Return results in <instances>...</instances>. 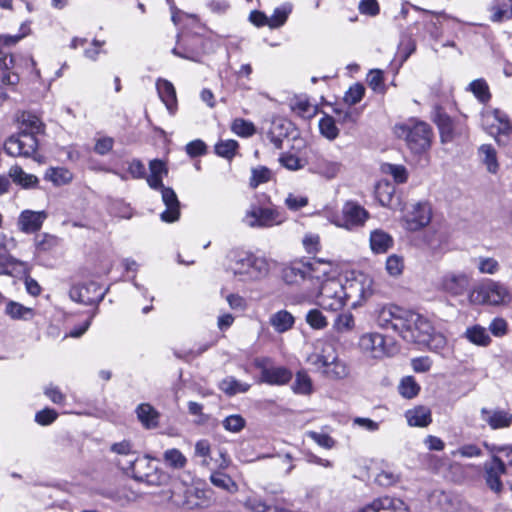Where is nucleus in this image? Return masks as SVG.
<instances>
[{
  "label": "nucleus",
  "instance_id": "0eeeda50",
  "mask_svg": "<svg viewBox=\"0 0 512 512\" xmlns=\"http://www.w3.org/2000/svg\"><path fill=\"white\" fill-rule=\"evenodd\" d=\"M311 303L325 311L337 312L346 306L342 282L329 278L321 284L317 292L313 293Z\"/></svg>",
  "mask_w": 512,
  "mask_h": 512
},
{
  "label": "nucleus",
  "instance_id": "4be33fe9",
  "mask_svg": "<svg viewBox=\"0 0 512 512\" xmlns=\"http://www.w3.org/2000/svg\"><path fill=\"white\" fill-rule=\"evenodd\" d=\"M432 217V210L428 203L419 202L404 216L405 228L409 231H418L427 226Z\"/></svg>",
  "mask_w": 512,
  "mask_h": 512
},
{
  "label": "nucleus",
  "instance_id": "09e8293b",
  "mask_svg": "<svg viewBox=\"0 0 512 512\" xmlns=\"http://www.w3.org/2000/svg\"><path fill=\"white\" fill-rule=\"evenodd\" d=\"M210 481L215 487L222 490L228 492H234L237 490V485L232 478L221 471H213L210 475Z\"/></svg>",
  "mask_w": 512,
  "mask_h": 512
},
{
  "label": "nucleus",
  "instance_id": "680f3d73",
  "mask_svg": "<svg viewBox=\"0 0 512 512\" xmlns=\"http://www.w3.org/2000/svg\"><path fill=\"white\" fill-rule=\"evenodd\" d=\"M420 387L411 376L405 377L401 380L399 385L400 394L408 399L415 397L419 393Z\"/></svg>",
  "mask_w": 512,
  "mask_h": 512
},
{
  "label": "nucleus",
  "instance_id": "ddd939ff",
  "mask_svg": "<svg viewBox=\"0 0 512 512\" xmlns=\"http://www.w3.org/2000/svg\"><path fill=\"white\" fill-rule=\"evenodd\" d=\"M254 366L261 371L260 382L269 385H285L292 379V372L283 366H274L268 357L254 360Z\"/></svg>",
  "mask_w": 512,
  "mask_h": 512
},
{
  "label": "nucleus",
  "instance_id": "c756f323",
  "mask_svg": "<svg viewBox=\"0 0 512 512\" xmlns=\"http://www.w3.org/2000/svg\"><path fill=\"white\" fill-rule=\"evenodd\" d=\"M156 89L161 101L165 104L170 114H174L177 109V97L173 84L166 79H158Z\"/></svg>",
  "mask_w": 512,
  "mask_h": 512
},
{
  "label": "nucleus",
  "instance_id": "cd10ccee",
  "mask_svg": "<svg viewBox=\"0 0 512 512\" xmlns=\"http://www.w3.org/2000/svg\"><path fill=\"white\" fill-rule=\"evenodd\" d=\"M19 132L28 134L37 138V135L43 134L45 125L41 119L30 112H22L17 117Z\"/></svg>",
  "mask_w": 512,
  "mask_h": 512
},
{
  "label": "nucleus",
  "instance_id": "393cba45",
  "mask_svg": "<svg viewBox=\"0 0 512 512\" xmlns=\"http://www.w3.org/2000/svg\"><path fill=\"white\" fill-rule=\"evenodd\" d=\"M308 281L312 285H319L331 278L332 264L321 258L306 261Z\"/></svg>",
  "mask_w": 512,
  "mask_h": 512
},
{
  "label": "nucleus",
  "instance_id": "4c0bfd02",
  "mask_svg": "<svg viewBox=\"0 0 512 512\" xmlns=\"http://www.w3.org/2000/svg\"><path fill=\"white\" fill-rule=\"evenodd\" d=\"M5 313L13 320H31L35 312L32 308L26 307L19 302L9 301L5 307Z\"/></svg>",
  "mask_w": 512,
  "mask_h": 512
},
{
  "label": "nucleus",
  "instance_id": "bb28decb",
  "mask_svg": "<svg viewBox=\"0 0 512 512\" xmlns=\"http://www.w3.org/2000/svg\"><path fill=\"white\" fill-rule=\"evenodd\" d=\"M484 470L487 486L496 493L500 492L502 490L500 477L506 471V468H504L500 458H492L490 462H486Z\"/></svg>",
  "mask_w": 512,
  "mask_h": 512
},
{
  "label": "nucleus",
  "instance_id": "ea45409f",
  "mask_svg": "<svg viewBox=\"0 0 512 512\" xmlns=\"http://www.w3.org/2000/svg\"><path fill=\"white\" fill-rule=\"evenodd\" d=\"M319 372L329 379L340 380L348 376L349 369L345 362L341 361L337 356L333 363H329L328 366L324 367Z\"/></svg>",
  "mask_w": 512,
  "mask_h": 512
},
{
  "label": "nucleus",
  "instance_id": "9d476101",
  "mask_svg": "<svg viewBox=\"0 0 512 512\" xmlns=\"http://www.w3.org/2000/svg\"><path fill=\"white\" fill-rule=\"evenodd\" d=\"M372 280L365 275H358L347 278L342 283L346 305L355 308L361 304L372 293Z\"/></svg>",
  "mask_w": 512,
  "mask_h": 512
},
{
  "label": "nucleus",
  "instance_id": "864d4df0",
  "mask_svg": "<svg viewBox=\"0 0 512 512\" xmlns=\"http://www.w3.org/2000/svg\"><path fill=\"white\" fill-rule=\"evenodd\" d=\"M231 130L233 133L241 137H250L256 132L254 124L243 118H236L233 120Z\"/></svg>",
  "mask_w": 512,
  "mask_h": 512
},
{
  "label": "nucleus",
  "instance_id": "a19ab883",
  "mask_svg": "<svg viewBox=\"0 0 512 512\" xmlns=\"http://www.w3.org/2000/svg\"><path fill=\"white\" fill-rule=\"evenodd\" d=\"M465 337L469 342L483 347L488 346L491 342L487 330L480 325L468 327L465 331Z\"/></svg>",
  "mask_w": 512,
  "mask_h": 512
},
{
  "label": "nucleus",
  "instance_id": "2eb2a0df",
  "mask_svg": "<svg viewBox=\"0 0 512 512\" xmlns=\"http://www.w3.org/2000/svg\"><path fill=\"white\" fill-rule=\"evenodd\" d=\"M211 445L208 440L201 439L195 443L194 457L200 459V465L210 470L217 468L225 470L230 465V458L224 449L218 450V458H213L211 455Z\"/></svg>",
  "mask_w": 512,
  "mask_h": 512
},
{
  "label": "nucleus",
  "instance_id": "4468645a",
  "mask_svg": "<svg viewBox=\"0 0 512 512\" xmlns=\"http://www.w3.org/2000/svg\"><path fill=\"white\" fill-rule=\"evenodd\" d=\"M38 149V139L18 132L11 135L4 143L5 152L12 157H32Z\"/></svg>",
  "mask_w": 512,
  "mask_h": 512
},
{
  "label": "nucleus",
  "instance_id": "f8f14e48",
  "mask_svg": "<svg viewBox=\"0 0 512 512\" xmlns=\"http://www.w3.org/2000/svg\"><path fill=\"white\" fill-rule=\"evenodd\" d=\"M359 349L363 355L371 359H383L393 354V347L386 338L377 332L363 334L358 342Z\"/></svg>",
  "mask_w": 512,
  "mask_h": 512
},
{
  "label": "nucleus",
  "instance_id": "7ed1b4c3",
  "mask_svg": "<svg viewBox=\"0 0 512 512\" xmlns=\"http://www.w3.org/2000/svg\"><path fill=\"white\" fill-rule=\"evenodd\" d=\"M395 134L405 140L407 147L414 154L426 153L432 143L433 131L423 121L409 120L395 126Z\"/></svg>",
  "mask_w": 512,
  "mask_h": 512
},
{
  "label": "nucleus",
  "instance_id": "72a5a7b5",
  "mask_svg": "<svg viewBox=\"0 0 512 512\" xmlns=\"http://www.w3.org/2000/svg\"><path fill=\"white\" fill-rule=\"evenodd\" d=\"M135 412L138 420L146 429H154L158 426L160 414L149 403L138 405Z\"/></svg>",
  "mask_w": 512,
  "mask_h": 512
},
{
  "label": "nucleus",
  "instance_id": "412c9836",
  "mask_svg": "<svg viewBox=\"0 0 512 512\" xmlns=\"http://www.w3.org/2000/svg\"><path fill=\"white\" fill-rule=\"evenodd\" d=\"M338 356L335 346L327 340L319 339L314 344V351L308 355L307 362L317 371L329 363H333Z\"/></svg>",
  "mask_w": 512,
  "mask_h": 512
},
{
  "label": "nucleus",
  "instance_id": "6ab92c4d",
  "mask_svg": "<svg viewBox=\"0 0 512 512\" xmlns=\"http://www.w3.org/2000/svg\"><path fill=\"white\" fill-rule=\"evenodd\" d=\"M106 290H102L96 282L73 285L69 291L71 300L77 303L92 305L97 304L104 298Z\"/></svg>",
  "mask_w": 512,
  "mask_h": 512
},
{
  "label": "nucleus",
  "instance_id": "6e6552de",
  "mask_svg": "<svg viewBox=\"0 0 512 512\" xmlns=\"http://www.w3.org/2000/svg\"><path fill=\"white\" fill-rule=\"evenodd\" d=\"M511 300V293L508 287L494 280H487L482 283L471 294V301L479 304H488L492 306L505 305Z\"/></svg>",
  "mask_w": 512,
  "mask_h": 512
},
{
  "label": "nucleus",
  "instance_id": "1a4fd4ad",
  "mask_svg": "<svg viewBox=\"0 0 512 512\" xmlns=\"http://www.w3.org/2000/svg\"><path fill=\"white\" fill-rule=\"evenodd\" d=\"M435 328L431 322L422 315L409 311L401 337L410 343L422 344L427 342L429 335Z\"/></svg>",
  "mask_w": 512,
  "mask_h": 512
},
{
  "label": "nucleus",
  "instance_id": "13d9d810",
  "mask_svg": "<svg viewBox=\"0 0 512 512\" xmlns=\"http://www.w3.org/2000/svg\"><path fill=\"white\" fill-rule=\"evenodd\" d=\"M307 324L315 330H322L328 326V320L317 308L311 309L306 314Z\"/></svg>",
  "mask_w": 512,
  "mask_h": 512
},
{
  "label": "nucleus",
  "instance_id": "3c124183",
  "mask_svg": "<svg viewBox=\"0 0 512 512\" xmlns=\"http://www.w3.org/2000/svg\"><path fill=\"white\" fill-rule=\"evenodd\" d=\"M60 239L57 236L42 233L35 237V247L38 252H50L58 247Z\"/></svg>",
  "mask_w": 512,
  "mask_h": 512
},
{
  "label": "nucleus",
  "instance_id": "7c9ffc66",
  "mask_svg": "<svg viewBox=\"0 0 512 512\" xmlns=\"http://www.w3.org/2000/svg\"><path fill=\"white\" fill-rule=\"evenodd\" d=\"M433 121L439 129L441 141L443 143L452 141L455 136L454 123L452 119L440 108H437L433 115Z\"/></svg>",
  "mask_w": 512,
  "mask_h": 512
},
{
  "label": "nucleus",
  "instance_id": "c85d7f7f",
  "mask_svg": "<svg viewBox=\"0 0 512 512\" xmlns=\"http://www.w3.org/2000/svg\"><path fill=\"white\" fill-rule=\"evenodd\" d=\"M282 278L289 285H300L308 281L306 261H295L282 271Z\"/></svg>",
  "mask_w": 512,
  "mask_h": 512
},
{
  "label": "nucleus",
  "instance_id": "0e129e2a",
  "mask_svg": "<svg viewBox=\"0 0 512 512\" xmlns=\"http://www.w3.org/2000/svg\"><path fill=\"white\" fill-rule=\"evenodd\" d=\"M404 269L403 257L392 254L386 260V271L390 276L397 277L402 274Z\"/></svg>",
  "mask_w": 512,
  "mask_h": 512
},
{
  "label": "nucleus",
  "instance_id": "4d7b16f0",
  "mask_svg": "<svg viewBox=\"0 0 512 512\" xmlns=\"http://www.w3.org/2000/svg\"><path fill=\"white\" fill-rule=\"evenodd\" d=\"M272 178V171L265 166H258L251 170L250 186L252 188L258 187L260 184L270 181Z\"/></svg>",
  "mask_w": 512,
  "mask_h": 512
},
{
  "label": "nucleus",
  "instance_id": "603ef678",
  "mask_svg": "<svg viewBox=\"0 0 512 512\" xmlns=\"http://www.w3.org/2000/svg\"><path fill=\"white\" fill-rule=\"evenodd\" d=\"M163 460L167 466L174 469H182L187 463L184 454L176 448L166 450L163 454Z\"/></svg>",
  "mask_w": 512,
  "mask_h": 512
},
{
  "label": "nucleus",
  "instance_id": "8fccbe9b",
  "mask_svg": "<svg viewBox=\"0 0 512 512\" xmlns=\"http://www.w3.org/2000/svg\"><path fill=\"white\" fill-rule=\"evenodd\" d=\"M239 147V144L236 140L226 139L220 140L215 144L214 150L215 153L225 159L231 160Z\"/></svg>",
  "mask_w": 512,
  "mask_h": 512
},
{
  "label": "nucleus",
  "instance_id": "a18cd8bd",
  "mask_svg": "<svg viewBox=\"0 0 512 512\" xmlns=\"http://www.w3.org/2000/svg\"><path fill=\"white\" fill-rule=\"evenodd\" d=\"M479 156L490 173H497L499 169V164L496 157V151L491 145L484 144L480 146Z\"/></svg>",
  "mask_w": 512,
  "mask_h": 512
},
{
  "label": "nucleus",
  "instance_id": "39448f33",
  "mask_svg": "<svg viewBox=\"0 0 512 512\" xmlns=\"http://www.w3.org/2000/svg\"><path fill=\"white\" fill-rule=\"evenodd\" d=\"M122 470L130 474L136 481L149 486H159L166 480V475L152 464L149 457L128 459L125 464L118 462Z\"/></svg>",
  "mask_w": 512,
  "mask_h": 512
},
{
  "label": "nucleus",
  "instance_id": "20e7f679",
  "mask_svg": "<svg viewBox=\"0 0 512 512\" xmlns=\"http://www.w3.org/2000/svg\"><path fill=\"white\" fill-rule=\"evenodd\" d=\"M369 216V212L355 201L345 202L341 212L325 211V217L331 224L349 231L363 227Z\"/></svg>",
  "mask_w": 512,
  "mask_h": 512
},
{
  "label": "nucleus",
  "instance_id": "9b49d317",
  "mask_svg": "<svg viewBox=\"0 0 512 512\" xmlns=\"http://www.w3.org/2000/svg\"><path fill=\"white\" fill-rule=\"evenodd\" d=\"M471 286V276L463 271L445 272L437 282V289L450 297L465 295Z\"/></svg>",
  "mask_w": 512,
  "mask_h": 512
},
{
  "label": "nucleus",
  "instance_id": "e433bc0d",
  "mask_svg": "<svg viewBox=\"0 0 512 512\" xmlns=\"http://www.w3.org/2000/svg\"><path fill=\"white\" fill-rule=\"evenodd\" d=\"M14 245V240L11 238L6 240V236L0 234V274L13 265L25 266L26 264L14 259L9 253V247Z\"/></svg>",
  "mask_w": 512,
  "mask_h": 512
},
{
  "label": "nucleus",
  "instance_id": "774afa93",
  "mask_svg": "<svg viewBox=\"0 0 512 512\" xmlns=\"http://www.w3.org/2000/svg\"><path fill=\"white\" fill-rule=\"evenodd\" d=\"M446 344V337L441 332H437L435 329L429 335L428 341L423 343V345L427 346L430 350L435 352L442 351L446 347Z\"/></svg>",
  "mask_w": 512,
  "mask_h": 512
},
{
  "label": "nucleus",
  "instance_id": "2f4dec72",
  "mask_svg": "<svg viewBox=\"0 0 512 512\" xmlns=\"http://www.w3.org/2000/svg\"><path fill=\"white\" fill-rule=\"evenodd\" d=\"M407 423L411 427H427L432 422L430 408L426 406H416L405 412Z\"/></svg>",
  "mask_w": 512,
  "mask_h": 512
},
{
  "label": "nucleus",
  "instance_id": "a211bd4d",
  "mask_svg": "<svg viewBox=\"0 0 512 512\" xmlns=\"http://www.w3.org/2000/svg\"><path fill=\"white\" fill-rule=\"evenodd\" d=\"M342 169L343 164L341 161L326 154H315L309 162L310 172L326 180L336 178L341 173Z\"/></svg>",
  "mask_w": 512,
  "mask_h": 512
},
{
  "label": "nucleus",
  "instance_id": "aec40b11",
  "mask_svg": "<svg viewBox=\"0 0 512 512\" xmlns=\"http://www.w3.org/2000/svg\"><path fill=\"white\" fill-rule=\"evenodd\" d=\"M483 127L489 134L496 132H505L512 140V124L505 112L500 109L488 108L482 113L481 117Z\"/></svg>",
  "mask_w": 512,
  "mask_h": 512
},
{
  "label": "nucleus",
  "instance_id": "052dcab7",
  "mask_svg": "<svg viewBox=\"0 0 512 512\" xmlns=\"http://www.w3.org/2000/svg\"><path fill=\"white\" fill-rule=\"evenodd\" d=\"M382 171L391 175L396 183H405L408 179L407 169L403 165L384 164Z\"/></svg>",
  "mask_w": 512,
  "mask_h": 512
},
{
  "label": "nucleus",
  "instance_id": "a878e982",
  "mask_svg": "<svg viewBox=\"0 0 512 512\" xmlns=\"http://www.w3.org/2000/svg\"><path fill=\"white\" fill-rule=\"evenodd\" d=\"M47 216L45 211L24 210L19 215L17 225L24 233H35L41 229Z\"/></svg>",
  "mask_w": 512,
  "mask_h": 512
},
{
  "label": "nucleus",
  "instance_id": "f704fd0d",
  "mask_svg": "<svg viewBox=\"0 0 512 512\" xmlns=\"http://www.w3.org/2000/svg\"><path fill=\"white\" fill-rule=\"evenodd\" d=\"M492 22L501 23L512 18V0H494L490 7Z\"/></svg>",
  "mask_w": 512,
  "mask_h": 512
},
{
  "label": "nucleus",
  "instance_id": "c03bdc74",
  "mask_svg": "<svg viewBox=\"0 0 512 512\" xmlns=\"http://www.w3.org/2000/svg\"><path fill=\"white\" fill-rule=\"evenodd\" d=\"M250 384L241 382L233 376L224 378L220 383V389L227 395H236L238 393H245L250 389Z\"/></svg>",
  "mask_w": 512,
  "mask_h": 512
},
{
  "label": "nucleus",
  "instance_id": "423d86ee",
  "mask_svg": "<svg viewBox=\"0 0 512 512\" xmlns=\"http://www.w3.org/2000/svg\"><path fill=\"white\" fill-rule=\"evenodd\" d=\"M286 219L285 212L276 206L263 207L251 203L242 218V222L250 228L264 229L279 226Z\"/></svg>",
  "mask_w": 512,
  "mask_h": 512
},
{
  "label": "nucleus",
  "instance_id": "bf43d9fd",
  "mask_svg": "<svg viewBox=\"0 0 512 512\" xmlns=\"http://www.w3.org/2000/svg\"><path fill=\"white\" fill-rule=\"evenodd\" d=\"M469 89L482 103L487 102L491 97L488 84L484 79H476L472 81L469 84Z\"/></svg>",
  "mask_w": 512,
  "mask_h": 512
},
{
  "label": "nucleus",
  "instance_id": "b1692460",
  "mask_svg": "<svg viewBox=\"0 0 512 512\" xmlns=\"http://www.w3.org/2000/svg\"><path fill=\"white\" fill-rule=\"evenodd\" d=\"M358 512H409V510L401 499L383 496L374 499Z\"/></svg>",
  "mask_w": 512,
  "mask_h": 512
},
{
  "label": "nucleus",
  "instance_id": "f03ea898",
  "mask_svg": "<svg viewBox=\"0 0 512 512\" xmlns=\"http://www.w3.org/2000/svg\"><path fill=\"white\" fill-rule=\"evenodd\" d=\"M150 175L147 177L148 185L153 189L161 191L162 200L166 206L165 211L160 215L161 220L166 223H173L180 217V203L176 193L170 187H165L162 178L167 175L168 169L162 160L154 159L149 163Z\"/></svg>",
  "mask_w": 512,
  "mask_h": 512
},
{
  "label": "nucleus",
  "instance_id": "f257e3e1",
  "mask_svg": "<svg viewBox=\"0 0 512 512\" xmlns=\"http://www.w3.org/2000/svg\"><path fill=\"white\" fill-rule=\"evenodd\" d=\"M228 271L237 281L250 284L260 282L270 273V263L263 256L248 251L233 252Z\"/></svg>",
  "mask_w": 512,
  "mask_h": 512
},
{
  "label": "nucleus",
  "instance_id": "f3484780",
  "mask_svg": "<svg viewBox=\"0 0 512 512\" xmlns=\"http://www.w3.org/2000/svg\"><path fill=\"white\" fill-rule=\"evenodd\" d=\"M408 312L398 306L383 307L378 311L376 324L382 329L392 330L401 335Z\"/></svg>",
  "mask_w": 512,
  "mask_h": 512
},
{
  "label": "nucleus",
  "instance_id": "6e6d98bb",
  "mask_svg": "<svg viewBox=\"0 0 512 512\" xmlns=\"http://www.w3.org/2000/svg\"><path fill=\"white\" fill-rule=\"evenodd\" d=\"M355 327L354 316L347 312L339 314L333 323V329L337 333H345L352 331Z\"/></svg>",
  "mask_w": 512,
  "mask_h": 512
},
{
  "label": "nucleus",
  "instance_id": "5fc2aeb1",
  "mask_svg": "<svg viewBox=\"0 0 512 512\" xmlns=\"http://www.w3.org/2000/svg\"><path fill=\"white\" fill-rule=\"evenodd\" d=\"M319 129L321 134L329 139L334 140L339 135V129L337 128L333 117L325 115L319 121Z\"/></svg>",
  "mask_w": 512,
  "mask_h": 512
},
{
  "label": "nucleus",
  "instance_id": "69168bd1",
  "mask_svg": "<svg viewBox=\"0 0 512 512\" xmlns=\"http://www.w3.org/2000/svg\"><path fill=\"white\" fill-rule=\"evenodd\" d=\"M367 83L369 87L375 92L384 93L386 90L381 70H371L367 76Z\"/></svg>",
  "mask_w": 512,
  "mask_h": 512
},
{
  "label": "nucleus",
  "instance_id": "338daca9",
  "mask_svg": "<svg viewBox=\"0 0 512 512\" xmlns=\"http://www.w3.org/2000/svg\"><path fill=\"white\" fill-rule=\"evenodd\" d=\"M365 93V88L362 84L356 83L351 86L344 95V102L348 105H355L359 103Z\"/></svg>",
  "mask_w": 512,
  "mask_h": 512
},
{
  "label": "nucleus",
  "instance_id": "de8ad7c7",
  "mask_svg": "<svg viewBox=\"0 0 512 512\" xmlns=\"http://www.w3.org/2000/svg\"><path fill=\"white\" fill-rule=\"evenodd\" d=\"M292 390L300 395H310L313 392L312 380L307 372L298 371L296 373Z\"/></svg>",
  "mask_w": 512,
  "mask_h": 512
},
{
  "label": "nucleus",
  "instance_id": "58836bf2",
  "mask_svg": "<svg viewBox=\"0 0 512 512\" xmlns=\"http://www.w3.org/2000/svg\"><path fill=\"white\" fill-rule=\"evenodd\" d=\"M9 176L16 184L25 189L33 188L38 184V178L35 175L26 173L19 166L11 167Z\"/></svg>",
  "mask_w": 512,
  "mask_h": 512
},
{
  "label": "nucleus",
  "instance_id": "49530a36",
  "mask_svg": "<svg viewBox=\"0 0 512 512\" xmlns=\"http://www.w3.org/2000/svg\"><path fill=\"white\" fill-rule=\"evenodd\" d=\"M73 178L72 173L63 167L49 168L45 173V179L51 181L56 186L69 183Z\"/></svg>",
  "mask_w": 512,
  "mask_h": 512
},
{
  "label": "nucleus",
  "instance_id": "e2e57ef3",
  "mask_svg": "<svg viewBox=\"0 0 512 512\" xmlns=\"http://www.w3.org/2000/svg\"><path fill=\"white\" fill-rule=\"evenodd\" d=\"M308 197L303 194L289 193L285 200V206L291 211H298L308 205Z\"/></svg>",
  "mask_w": 512,
  "mask_h": 512
},
{
  "label": "nucleus",
  "instance_id": "dca6fc26",
  "mask_svg": "<svg viewBox=\"0 0 512 512\" xmlns=\"http://www.w3.org/2000/svg\"><path fill=\"white\" fill-rule=\"evenodd\" d=\"M172 53L177 57L199 62L204 54L203 39L197 35H179Z\"/></svg>",
  "mask_w": 512,
  "mask_h": 512
},
{
  "label": "nucleus",
  "instance_id": "c9c22d12",
  "mask_svg": "<svg viewBox=\"0 0 512 512\" xmlns=\"http://www.w3.org/2000/svg\"><path fill=\"white\" fill-rule=\"evenodd\" d=\"M269 323L276 332L284 333L294 326L295 318L287 310H280L270 316Z\"/></svg>",
  "mask_w": 512,
  "mask_h": 512
},
{
  "label": "nucleus",
  "instance_id": "5701e85b",
  "mask_svg": "<svg viewBox=\"0 0 512 512\" xmlns=\"http://www.w3.org/2000/svg\"><path fill=\"white\" fill-rule=\"evenodd\" d=\"M480 417L492 430L506 429L512 425V412L509 409L483 407Z\"/></svg>",
  "mask_w": 512,
  "mask_h": 512
},
{
  "label": "nucleus",
  "instance_id": "473e14b6",
  "mask_svg": "<svg viewBox=\"0 0 512 512\" xmlns=\"http://www.w3.org/2000/svg\"><path fill=\"white\" fill-rule=\"evenodd\" d=\"M370 248L373 253L383 254L394 245L393 237L381 229H375L370 233Z\"/></svg>",
  "mask_w": 512,
  "mask_h": 512
},
{
  "label": "nucleus",
  "instance_id": "79ce46f5",
  "mask_svg": "<svg viewBox=\"0 0 512 512\" xmlns=\"http://www.w3.org/2000/svg\"><path fill=\"white\" fill-rule=\"evenodd\" d=\"M102 494L120 506H125L135 499L133 491L124 486L105 490Z\"/></svg>",
  "mask_w": 512,
  "mask_h": 512
},
{
  "label": "nucleus",
  "instance_id": "37998d69",
  "mask_svg": "<svg viewBox=\"0 0 512 512\" xmlns=\"http://www.w3.org/2000/svg\"><path fill=\"white\" fill-rule=\"evenodd\" d=\"M291 12L292 5L289 3H284L276 7L272 15L269 17V28L277 29L282 27L286 23Z\"/></svg>",
  "mask_w": 512,
  "mask_h": 512
}]
</instances>
